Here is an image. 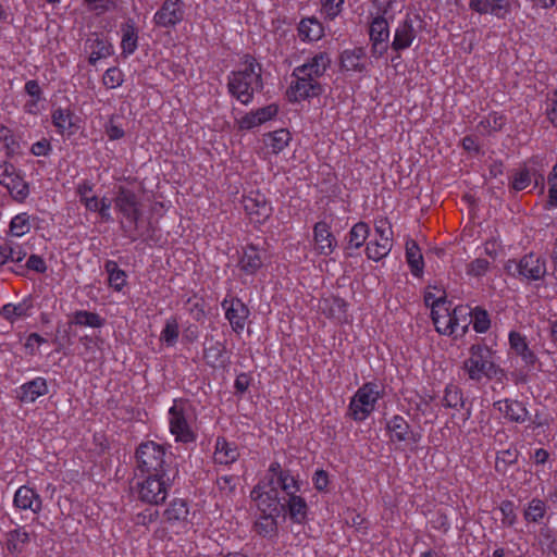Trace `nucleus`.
<instances>
[{"label": "nucleus", "mask_w": 557, "mask_h": 557, "mask_svg": "<svg viewBox=\"0 0 557 557\" xmlns=\"http://www.w3.org/2000/svg\"><path fill=\"white\" fill-rule=\"evenodd\" d=\"M321 92V86L314 77L307 76V73L298 66L293 72V79L287 88L286 96L289 101L298 102Z\"/></svg>", "instance_id": "11"}, {"label": "nucleus", "mask_w": 557, "mask_h": 557, "mask_svg": "<svg viewBox=\"0 0 557 557\" xmlns=\"http://www.w3.org/2000/svg\"><path fill=\"white\" fill-rule=\"evenodd\" d=\"M285 509L283 511H288L289 518L296 522L301 523L307 517L308 506L304 497L298 495V493H293L286 496Z\"/></svg>", "instance_id": "30"}, {"label": "nucleus", "mask_w": 557, "mask_h": 557, "mask_svg": "<svg viewBox=\"0 0 557 557\" xmlns=\"http://www.w3.org/2000/svg\"><path fill=\"white\" fill-rule=\"evenodd\" d=\"M33 304L29 299H24L20 304H7L2 307L0 313L7 321L13 323L21 318L29 315Z\"/></svg>", "instance_id": "37"}, {"label": "nucleus", "mask_w": 557, "mask_h": 557, "mask_svg": "<svg viewBox=\"0 0 557 557\" xmlns=\"http://www.w3.org/2000/svg\"><path fill=\"white\" fill-rule=\"evenodd\" d=\"M281 512L282 511L263 512L264 515L255 522V531L257 534L263 537L275 536L277 534L276 517H278Z\"/></svg>", "instance_id": "35"}, {"label": "nucleus", "mask_w": 557, "mask_h": 557, "mask_svg": "<svg viewBox=\"0 0 557 557\" xmlns=\"http://www.w3.org/2000/svg\"><path fill=\"white\" fill-rule=\"evenodd\" d=\"M124 82V74L119 67L108 69L102 77V83L107 88L114 89L120 87Z\"/></svg>", "instance_id": "54"}, {"label": "nucleus", "mask_w": 557, "mask_h": 557, "mask_svg": "<svg viewBox=\"0 0 557 557\" xmlns=\"http://www.w3.org/2000/svg\"><path fill=\"white\" fill-rule=\"evenodd\" d=\"M188 516V505L186 500L182 498H174L163 511L164 521L170 525H186Z\"/></svg>", "instance_id": "25"}, {"label": "nucleus", "mask_w": 557, "mask_h": 557, "mask_svg": "<svg viewBox=\"0 0 557 557\" xmlns=\"http://www.w3.org/2000/svg\"><path fill=\"white\" fill-rule=\"evenodd\" d=\"M502 522L505 525L511 527L516 523L517 515L515 512V505L510 500H505L500 505Z\"/></svg>", "instance_id": "57"}, {"label": "nucleus", "mask_w": 557, "mask_h": 557, "mask_svg": "<svg viewBox=\"0 0 557 557\" xmlns=\"http://www.w3.org/2000/svg\"><path fill=\"white\" fill-rule=\"evenodd\" d=\"M25 111L30 114H38L44 109L42 98L41 97H30L29 100L26 101Z\"/></svg>", "instance_id": "63"}, {"label": "nucleus", "mask_w": 557, "mask_h": 557, "mask_svg": "<svg viewBox=\"0 0 557 557\" xmlns=\"http://www.w3.org/2000/svg\"><path fill=\"white\" fill-rule=\"evenodd\" d=\"M519 450L516 447H509L499 450L496 456L495 469L497 472L505 473L509 466L518 461Z\"/></svg>", "instance_id": "48"}, {"label": "nucleus", "mask_w": 557, "mask_h": 557, "mask_svg": "<svg viewBox=\"0 0 557 557\" xmlns=\"http://www.w3.org/2000/svg\"><path fill=\"white\" fill-rule=\"evenodd\" d=\"M469 315H471L469 322L472 323L476 333H485L490 329L491 320L485 309L475 307Z\"/></svg>", "instance_id": "50"}, {"label": "nucleus", "mask_w": 557, "mask_h": 557, "mask_svg": "<svg viewBox=\"0 0 557 557\" xmlns=\"http://www.w3.org/2000/svg\"><path fill=\"white\" fill-rule=\"evenodd\" d=\"M330 64V58L326 53H318L312 59H310L307 63L298 66L307 73V76L314 77L317 81L326 70Z\"/></svg>", "instance_id": "40"}, {"label": "nucleus", "mask_w": 557, "mask_h": 557, "mask_svg": "<svg viewBox=\"0 0 557 557\" xmlns=\"http://www.w3.org/2000/svg\"><path fill=\"white\" fill-rule=\"evenodd\" d=\"M114 206L123 216L120 223L125 237L132 242L143 238L144 232L140 230L141 202L135 191L120 186L114 198Z\"/></svg>", "instance_id": "2"}, {"label": "nucleus", "mask_w": 557, "mask_h": 557, "mask_svg": "<svg viewBox=\"0 0 557 557\" xmlns=\"http://www.w3.org/2000/svg\"><path fill=\"white\" fill-rule=\"evenodd\" d=\"M25 267L26 269L37 273H45L47 271V264L45 260L38 255H30L26 261Z\"/></svg>", "instance_id": "61"}, {"label": "nucleus", "mask_w": 557, "mask_h": 557, "mask_svg": "<svg viewBox=\"0 0 557 557\" xmlns=\"http://www.w3.org/2000/svg\"><path fill=\"white\" fill-rule=\"evenodd\" d=\"M418 18V15L411 16L410 14H407L404 21L398 23L397 27L395 28L394 38L392 41V48L394 50H405L412 45L417 36L414 22Z\"/></svg>", "instance_id": "15"}, {"label": "nucleus", "mask_w": 557, "mask_h": 557, "mask_svg": "<svg viewBox=\"0 0 557 557\" xmlns=\"http://www.w3.org/2000/svg\"><path fill=\"white\" fill-rule=\"evenodd\" d=\"M490 269V261L484 258H476L472 260L466 269V272L470 276L480 277L486 274Z\"/></svg>", "instance_id": "55"}, {"label": "nucleus", "mask_w": 557, "mask_h": 557, "mask_svg": "<svg viewBox=\"0 0 557 557\" xmlns=\"http://www.w3.org/2000/svg\"><path fill=\"white\" fill-rule=\"evenodd\" d=\"M264 258V250L258 248L253 244H250L244 249L243 256L239 260V269L248 275H253L263 265Z\"/></svg>", "instance_id": "23"}, {"label": "nucleus", "mask_w": 557, "mask_h": 557, "mask_svg": "<svg viewBox=\"0 0 557 557\" xmlns=\"http://www.w3.org/2000/svg\"><path fill=\"white\" fill-rule=\"evenodd\" d=\"M48 394L46 379L38 376L21 385L18 398L23 403H34L40 396Z\"/></svg>", "instance_id": "28"}, {"label": "nucleus", "mask_w": 557, "mask_h": 557, "mask_svg": "<svg viewBox=\"0 0 557 557\" xmlns=\"http://www.w3.org/2000/svg\"><path fill=\"white\" fill-rule=\"evenodd\" d=\"M392 246L393 244L389 236L379 237L367 245V257L371 260L380 261L389 253Z\"/></svg>", "instance_id": "39"}, {"label": "nucleus", "mask_w": 557, "mask_h": 557, "mask_svg": "<svg viewBox=\"0 0 557 557\" xmlns=\"http://www.w3.org/2000/svg\"><path fill=\"white\" fill-rule=\"evenodd\" d=\"M505 270L509 275L528 282L543 280L547 273L546 260L534 252L524 255L518 261L508 260Z\"/></svg>", "instance_id": "10"}, {"label": "nucleus", "mask_w": 557, "mask_h": 557, "mask_svg": "<svg viewBox=\"0 0 557 557\" xmlns=\"http://www.w3.org/2000/svg\"><path fill=\"white\" fill-rule=\"evenodd\" d=\"M30 230L29 215L25 212L15 215L10 223V231L13 236L21 237Z\"/></svg>", "instance_id": "52"}, {"label": "nucleus", "mask_w": 557, "mask_h": 557, "mask_svg": "<svg viewBox=\"0 0 557 557\" xmlns=\"http://www.w3.org/2000/svg\"><path fill=\"white\" fill-rule=\"evenodd\" d=\"M406 260L410 267L411 273L419 277L423 272L424 262L421 250L413 239L406 242Z\"/></svg>", "instance_id": "34"}, {"label": "nucleus", "mask_w": 557, "mask_h": 557, "mask_svg": "<svg viewBox=\"0 0 557 557\" xmlns=\"http://www.w3.org/2000/svg\"><path fill=\"white\" fill-rule=\"evenodd\" d=\"M13 505L20 510H30L38 515L42 509V499L35 490L23 485L16 490Z\"/></svg>", "instance_id": "21"}, {"label": "nucleus", "mask_w": 557, "mask_h": 557, "mask_svg": "<svg viewBox=\"0 0 557 557\" xmlns=\"http://www.w3.org/2000/svg\"><path fill=\"white\" fill-rule=\"evenodd\" d=\"M534 176L535 171H531L527 168L521 169L512 176L511 187L517 191L523 190L531 184Z\"/></svg>", "instance_id": "53"}, {"label": "nucleus", "mask_w": 557, "mask_h": 557, "mask_svg": "<svg viewBox=\"0 0 557 557\" xmlns=\"http://www.w3.org/2000/svg\"><path fill=\"white\" fill-rule=\"evenodd\" d=\"M185 9L182 0H164L153 15V23L162 28H171L184 20Z\"/></svg>", "instance_id": "12"}, {"label": "nucleus", "mask_w": 557, "mask_h": 557, "mask_svg": "<svg viewBox=\"0 0 557 557\" xmlns=\"http://www.w3.org/2000/svg\"><path fill=\"white\" fill-rule=\"evenodd\" d=\"M323 34L324 28L315 17L302 18L298 25V35L304 41H317Z\"/></svg>", "instance_id": "31"}, {"label": "nucleus", "mask_w": 557, "mask_h": 557, "mask_svg": "<svg viewBox=\"0 0 557 557\" xmlns=\"http://www.w3.org/2000/svg\"><path fill=\"white\" fill-rule=\"evenodd\" d=\"M213 458L218 465L228 466L234 463L239 458L237 444L219 436L215 441Z\"/></svg>", "instance_id": "26"}, {"label": "nucleus", "mask_w": 557, "mask_h": 557, "mask_svg": "<svg viewBox=\"0 0 557 557\" xmlns=\"http://www.w3.org/2000/svg\"><path fill=\"white\" fill-rule=\"evenodd\" d=\"M370 233L369 225L364 222L356 223L351 230L349 231L347 238V247L346 249H358L360 248L364 242L367 240Z\"/></svg>", "instance_id": "44"}, {"label": "nucleus", "mask_w": 557, "mask_h": 557, "mask_svg": "<svg viewBox=\"0 0 557 557\" xmlns=\"http://www.w3.org/2000/svg\"><path fill=\"white\" fill-rule=\"evenodd\" d=\"M71 323L79 326L98 329L103 326L104 319L96 312L78 310L73 313Z\"/></svg>", "instance_id": "45"}, {"label": "nucleus", "mask_w": 557, "mask_h": 557, "mask_svg": "<svg viewBox=\"0 0 557 557\" xmlns=\"http://www.w3.org/2000/svg\"><path fill=\"white\" fill-rule=\"evenodd\" d=\"M312 483L317 491L319 492H327L330 478L329 473L323 469H318L312 476Z\"/></svg>", "instance_id": "58"}, {"label": "nucleus", "mask_w": 557, "mask_h": 557, "mask_svg": "<svg viewBox=\"0 0 557 557\" xmlns=\"http://www.w3.org/2000/svg\"><path fill=\"white\" fill-rule=\"evenodd\" d=\"M138 35L135 26L131 23H126L122 27V41L121 48L122 53L127 57L135 52L137 49Z\"/></svg>", "instance_id": "46"}, {"label": "nucleus", "mask_w": 557, "mask_h": 557, "mask_svg": "<svg viewBox=\"0 0 557 557\" xmlns=\"http://www.w3.org/2000/svg\"><path fill=\"white\" fill-rule=\"evenodd\" d=\"M384 389L375 382H367L358 388L350 399L348 414L355 421L366 420L375 409V406L383 397Z\"/></svg>", "instance_id": "6"}, {"label": "nucleus", "mask_w": 557, "mask_h": 557, "mask_svg": "<svg viewBox=\"0 0 557 557\" xmlns=\"http://www.w3.org/2000/svg\"><path fill=\"white\" fill-rule=\"evenodd\" d=\"M432 321L434 323L435 330L443 335H453L454 327L453 324H457L456 322H451V312L445 306L438 311L431 312Z\"/></svg>", "instance_id": "43"}, {"label": "nucleus", "mask_w": 557, "mask_h": 557, "mask_svg": "<svg viewBox=\"0 0 557 557\" xmlns=\"http://www.w3.org/2000/svg\"><path fill=\"white\" fill-rule=\"evenodd\" d=\"M313 239L318 253L323 256H330L337 246V240L332 234L330 225L324 221L314 224Z\"/></svg>", "instance_id": "20"}, {"label": "nucleus", "mask_w": 557, "mask_h": 557, "mask_svg": "<svg viewBox=\"0 0 557 557\" xmlns=\"http://www.w3.org/2000/svg\"><path fill=\"white\" fill-rule=\"evenodd\" d=\"M471 313V309L467 306H458L451 312V322H456L457 324H453L454 333L460 330V334L463 335L467 333L469 327L468 315Z\"/></svg>", "instance_id": "49"}, {"label": "nucleus", "mask_w": 557, "mask_h": 557, "mask_svg": "<svg viewBox=\"0 0 557 557\" xmlns=\"http://www.w3.org/2000/svg\"><path fill=\"white\" fill-rule=\"evenodd\" d=\"M195 408L189 400L174 399L169 409V429L177 443H194L197 434L193 429Z\"/></svg>", "instance_id": "5"}, {"label": "nucleus", "mask_w": 557, "mask_h": 557, "mask_svg": "<svg viewBox=\"0 0 557 557\" xmlns=\"http://www.w3.org/2000/svg\"><path fill=\"white\" fill-rule=\"evenodd\" d=\"M510 350L518 357L521 358L524 367L528 370L534 368L539 362V358L535 352L529 347L527 337L519 332L511 331L508 336Z\"/></svg>", "instance_id": "17"}, {"label": "nucleus", "mask_w": 557, "mask_h": 557, "mask_svg": "<svg viewBox=\"0 0 557 557\" xmlns=\"http://www.w3.org/2000/svg\"><path fill=\"white\" fill-rule=\"evenodd\" d=\"M243 206L250 219L257 223L264 222L272 213L271 205L260 194L245 196L243 198Z\"/></svg>", "instance_id": "18"}, {"label": "nucleus", "mask_w": 557, "mask_h": 557, "mask_svg": "<svg viewBox=\"0 0 557 557\" xmlns=\"http://www.w3.org/2000/svg\"><path fill=\"white\" fill-rule=\"evenodd\" d=\"M497 409L507 420L516 423H523L529 418V411L523 403L516 399H502L494 403Z\"/></svg>", "instance_id": "22"}, {"label": "nucleus", "mask_w": 557, "mask_h": 557, "mask_svg": "<svg viewBox=\"0 0 557 557\" xmlns=\"http://www.w3.org/2000/svg\"><path fill=\"white\" fill-rule=\"evenodd\" d=\"M135 458L136 470L143 475L169 472L165 448L153 441L141 443L136 449Z\"/></svg>", "instance_id": "7"}, {"label": "nucleus", "mask_w": 557, "mask_h": 557, "mask_svg": "<svg viewBox=\"0 0 557 557\" xmlns=\"http://www.w3.org/2000/svg\"><path fill=\"white\" fill-rule=\"evenodd\" d=\"M277 113V106L270 104L257 111L245 114L238 119L237 124L240 129H249L261 125L262 123L271 120Z\"/></svg>", "instance_id": "27"}, {"label": "nucleus", "mask_w": 557, "mask_h": 557, "mask_svg": "<svg viewBox=\"0 0 557 557\" xmlns=\"http://www.w3.org/2000/svg\"><path fill=\"white\" fill-rule=\"evenodd\" d=\"M280 492L285 496L300 492V481L278 461H273L264 478L252 488L250 497L262 512L282 511L285 505L280 497Z\"/></svg>", "instance_id": "1"}, {"label": "nucleus", "mask_w": 557, "mask_h": 557, "mask_svg": "<svg viewBox=\"0 0 557 557\" xmlns=\"http://www.w3.org/2000/svg\"><path fill=\"white\" fill-rule=\"evenodd\" d=\"M89 63L96 64L99 60L106 59L113 54L112 44L98 35H92L88 39Z\"/></svg>", "instance_id": "29"}, {"label": "nucleus", "mask_w": 557, "mask_h": 557, "mask_svg": "<svg viewBox=\"0 0 557 557\" xmlns=\"http://www.w3.org/2000/svg\"><path fill=\"white\" fill-rule=\"evenodd\" d=\"M85 3L92 11L106 12L115 8L116 0H85Z\"/></svg>", "instance_id": "60"}, {"label": "nucleus", "mask_w": 557, "mask_h": 557, "mask_svg": "<svg viewBox=\"0 0 557 557\" xmlns=\"http://www.w3.org/2000/svg\"><path fill=\"white\" fill-rule=\"evenodd\" d=\"M51 119L53 126L61 136H73L79 129V119L70 108H54Z\"/></svg>", "instance_id": "16"}, {"label": "nucleus", "mask_w": 557, "mask_h": 557, "mask_svg": "<svg viewBox=\"0 0 557 557\" xmlns=\"http://www.w3.org/2000/svg\"><path fill=\"white\" fill-rule=\"evenodd\" d=\"M466 399L462 389L455 384H447L442 398V406L454 410L465 408Z\"/></svg>", "instance_id": "38"}, {"label": "nucleus", "mask_w": 557, "mask_h": 557, "mask_svg": "<svg viewBox=\"0 0 557 557\" xmlns=\"http://www.w3.org/2000/svg\"><path fill=\"white\" fill-rule=\"evenodd\" d=\"M386 431L393 443L407 442L411 438L416 441L410 424L403 416H393L386 423Z\"/></svg>", "instance_id": "24"}, {"label": "nucleus", "mask_w": 557, "mask_h": 557, "mask_svg": "<svg viewBox=\"0 0 557 557\" xmlns=\"http://www.w3.org/2000/svg\"><path fill=\"white\" fill-rule=\"evenodd\" d=\"M494 351L484 344H473L469 348V358L462 363L468 379L481 382L484 377L502 380L505 371L494 361Z\"/></svg>", "instance_id": "3"}, {"label": "nucleus", "mask_w": 557, "mask_h": 557, "mask_svg": "<svg viewBox=\"0 0 557 557\" xmlns=\"http://www.w3.org/2000/svg\"><path fill=\"white\" fill-rule=\"evenodd\" d=\"M46 338H44L38 333H30L25 342V348L27 349L28 354L34 356L36 354V345H41L46 343Z\"/></svg>", "instance_id": "62"}, {"label": "nucleus", "mask_w": 557, "mask_h": 557, "mask_svg": "<svg viewBox=\"0 0 557 557\" xmlns=\"http://www.w3.org/2000/svg\"><path fill=\"white\" fill-rule=\"evenodd\" d=\"M0 184L4 186L15 199L23 200L28 195L27 184L15 172V168L8 162L0 163Z\"/></svg>", "instance_id": "14"}, {"label": "nucleus", "mask_w": 557, "mask_h": 557, "mask_svg": "<svg viewBox=\"0 0 557 557\" xmlns=\"http://www.w3.org/2000/svg\"><path fill=\"white\" fill-rule=\"evenodd\" d=\"M221 306L225 310V318L232 330L240 334L250 313L248 307L236 297L225 298Z\"/></svg>", "instance_id": "13"}, {"label": "nucleus", "mask_w": 557, "mask_h": 557, "mask_svg": "<svg viewBox=\"0 0 557 557\" xmlns=\"http://www.w3.org/2000/svg\"><path fill=\"white\" fill-rule=\"evenodd\" d=\"M171 481L169 472L146 474L135 486L138 498L150 505L164 503L171 487Z\"/></svg>", "instance_id": "9"}, {"label": "nucleus", "mask_w": 557, "mask_h": 557, "mask_svg": "<svg viewBox=\"0 0 557 557\" xmlns=\"http://www.w3.org/2000/svg\"><path fill=\"white\" fill-rule=\"evenodd\" d=\"M344 0H321V11L326 18H335L342 11Z\"/></svg>", "instance_id": "56"}, {"label": "nucleus", "mask_w": 557, "mask_h": 557, "mask_svg": "<svg viewBox=\"0 0 557 557\" xmlns=\"http://www.w3.org/2000/svg\"><path fill=\"white\" fill-rule=\"evenodd\" d=\"M227 86L232 96L247 104L252 95L262 89L259 64L252 58H247L242 66L230 75Z\"/></svg>", "instance_id": "4"}, {"label": "nucleus", "mask_w": 557, "mask_h": 557, "mask_svg": "<svg viewBox=\"0 0 557 557\" xmlns=\"http://www.w3.org/2000/svg\"><path fill=\"white\" fill-rule=\"evenodd\" d=\"M158 515H159L158 510L146 509L145 511H143L136 516L135 522H136V524L146 525V524H149V523L156 521L158 518Z\"/></svg>", "instance_id": "64"}, {"label": "nucleus", "mask_w": 557, "mask_h": 557, "mask_svg": "<svg viewBox=\"0 0 557 557\" xmlns=\"http://www.w3.org/2000/svg\"><path fill=\"white\" fill-rule=\"evenodd\" d=\"M364 55L362 48L345 50L341 55V65L346 71L362 72L366 70Z\"/></svg>", "instance_id": "32"}, {"label": "nucleus", "mask_w": 557, "mask_h": 557, "mask_svg": "<svg viewBox=\"0 0 557 557\" xmlns=\"http://www.w3.org/2000/svg\"><path fill=\"white\" fill-rule=\"evenodd\" d=\"M27 252L22 245L14 242H5L0 245V265L8 262H21Z\"/></svg>", "instance_id": "36"}, {"label": "nucleus", "mask_w": 557, "mask_h": 557, "mask_svg": "<svg viewBox=\"0 0 557 557\" xmlns=\"http://www.w3.org/2000/svg\"><path fill=\"white\" fill-rule=\"evenodd\" d=\"M548 506L546 502L540 498L531 499L523 511V517L527 522L541 523L546 517Z\"/></svg>", "instance_id": "41"}, {"label": "nucleus", "mask_w": 557, "mask_h": 557, "mask_svg": "<svg viewBox=\"0 0 557 557\" xmlns=\"http://www.w3.org/2000/svg\"><path fill=\"white\" fill-rule=\"evenodd\" d=\"M380 13L372 17L370 23L369 36L371 42V54L373 58L379 59L384 57L388 49L389 40V25L384 15L394 4L391 0H377Z\"/></svg>", "instance_id": "8"}, {"label": "nucleus", "mask_w": 557, "mask_h": 557, "mask_svg": "<svg viewBox=\"0 0 557 557\" xmlns=\"http://www.w3.org/2000/svg\"><path fill=\"white\" fill-rule=\"evenodd\" d=\"M29 543V533L24 528H16L5 534L7 549L14 555L23 552L25 545Z\"/></svg>", "instance_id": "33"}, {"label": "nucleus", "mask_w": 557, "mask_h": 557, "mask_svg": "<svg viewBox=\"0 0 557 557\" xmlns=\"http://www.w3.org/2000/svg\"><path fill=\"white\" fill-rule=\"evenodd\" d=\"M424 302L428 307H431V312H435V310L438 311L445 307L447 301L445 293L441 296H435L433 293L426 292L424 295Z\"/></svg>", "instance_id": "59"}, {"label": "nucleus", "mask_w": 557, "mask_h": 557, "mask_svg": "<svg viewBox=\"0 0 557 557\" xmlns=\"http://www.w3.org/2000/svg\"><path fill=\"white\" fill-rule=\"evenodd\" d=\"M180 326L175 318L166 320L165 325L160 334V339L166 344V346H174L178 339Z\"/></svg>", "instance_id": "51"}, {"label": "nucleus", "mask_w": 557, "mask_h": 557, "mask_svg": "<svg viewBox=\"0 0 557 557\" xmlns=\"http://www.w3.org/2000/svg\"><path fill=\"white\" fill-rule=\"evenodd\" d=\"M469 7L480 14H492L497 18H506L511 12L510 0H470Z\"/></svg>", "instance_id": "19"}, {"label": "nucleus", "mask_w": 557, "mask_h": 557, "mask_svg": "<svg viewBox=\"0 0 557 557\" xmlns=\"http://www.w3.org/2000/svg\"><path fill=\"white\" fill-rule=\"evenodd\" d=\"M203 358L211 367L223 366L226 361L225 345L221 342H214L205 348Z\"/></svg>", "instance_id": "47"}, {"label": "nucleus", "mask_w": 557, "mask_h": 557, "mask_svg": "<svg viewBox=\"0 0 557 557\" xmlns=\"http://www.w3.org/2000/svg\"><path fill=\"white\" fill-rule=\"evenodd\" d=\"M104 270L108 273V282L110 287L116 292H121L126 285V272L119 268L114 260H107Z\"/></svg>", "instance_id": "42"}]
</instances>
